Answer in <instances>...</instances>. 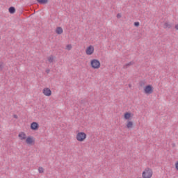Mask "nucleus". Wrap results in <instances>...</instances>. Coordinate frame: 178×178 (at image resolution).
I'll list each match as a JSON object with an SVG mask.
<instances>
[{"label":"nucleus","instance_id":"1","mask_svg":"<svg viewBox=\"0 0 178 178\" xmlns=\"http://www.w3.org/2000/svg\"><path fill=\"white\" fill-rule=\"evenodd\" d=\"M142 176L143 178H151L152 177V170L149 168H147L143 171Z\"/></svg>","mask_w":178,"mask_h":178},{"label":"nucleus","instance_id":"2","mask_svg":"<svg viewBox=\"0 0 178 178\" xmlns=\"http://www.w3.org/2000/svg\"><path fill=\"white\" fill-rule=\"evenodd\" d=\"M90 66L92 69H99L101 67V62L97 59H93L90 61Z\"/></svg>","mask_w":178,"mask_h":178},{"label":"nucleus","instance_id":"3","mask_svg":"<svg viewBox=\"0 0 178 178\" xmlns=\"http://www.w3.org/2000/svg\"><path fill=\"white\" fill-rule=\"evenodd\" d=\"M87 138V134L84 132H79L76 134V140L77 141H79L80 143H82V141H84Z\"/></svg>","mask_w":178,"mask_h":178},{"label":"nucleus","instance_id":"4","mask_svg":"<svg viewBox=\"0 0 178 178\" xmlns=\"http://www.w3.org/2000/svg\"><path fill=\"white\" fill-rule=\"evenodd\" d=\"M145 94H152L154 92V87L152 85H147L144 88Z\"/></svg>","mask_w":178,"mask_h":178},{"label":"nucleus","instance_id":"5","mask_svg":"<svg viewBox=\"0 0 178 178\" xmlns=\"http://www.w3.org/2000/svg\"><path fill=\"white\" fill-rule=\"evenodd\" d=\"M42 92L46 97H51V95H52V91L51 89H49V88H44Z\"/></svg>","mask_w":178,"mask_h":178},{"label":"nucleus","instance_id":"6","mask_svg":"<svg viewBox=\"0 0 178 178\" xmlns=\"http://www.w3.org/2000/svg\"><path fill=\"white\" fill-rule=\"evenodd\" d=\"M86 55H92L94 54V47L92 45L87 47L86 49Z\"/></svg>","mask_w":178,"mask_h":178},{"label":"nucleus","instance_id":"7","mask_svg":"<svg viewBox=\"0 0 178 178\" xmlns=\"http://www.w3.org/2000/svg\"><path fill=\"white\" fill-rule=\"evenodd\" d=\"M39 127H40V125L38 124V122H33L31 124V130H34V131L38 130Z\"/></svg>","mask_w":178,"mask_h":178},{"label":"nucleus","instance_id":"8","mask_svg":"<svg viewBox=\"0 0 178 178\" xmlns=\"http://www.w3.org/2000/svg\"><path fill=\"white\" fill-rule=\"evenodd\" d=\"M26 144L31 145L34 143V138L33 136H28L26 139Z\"/></svg>","mask_w":178,"mask_h":178},{"label":"nucleus","instance_id":"9","mask_svg":"<svg viewBox=\"0 0 178 178\" xmlns=\"http://www.w3.org/2000/svg\"><path fill=\"white\" fill-rule=\"evenodd\" d=\"M63 33V29H62V27L60 26H58L56 29V34H58V35H60Z\"/></svg>","mask_w":178,"mask_h":178},{"label":"nucleus","instance_id":"10","mask_svg":"<svg viewBox=\"0 0 178 178\" xmlns=\"http://www.w3.org/2000/svg\"><path fill=\"white\" fill-rule=\"evenodd\" d=\"M134 61H131L123 66V69H128V67H130V66H133L134 65Z\"/></svg>","mask_w":178,"mask_h":178},{"label":"nucleus","instance_id":"11","mask_svg":"<svg viewBox=\"0 0 178 178\" xmlns=\"http://www.w3.org/2000/svg\"><path fill=\"white\" fill-rule=\"evenodd\" d=\"M130 118H131V113L126 112V113L124 114V118L126 120H129V119H130Z\"/></svg>","mask_w":178,"mask_h":178},{"label":"nucleus","instance_id":"12","mask_svg":"<svg viewBox=\"0 0 178 178\" xmlns=\"http://www.w3.org/2000/svg\"><path fill=\"white\" fill-rule=\"evenodd\" d=\"M18 137L20 138V140H26V134L24 132L19 133Z\"/></svg>","mask_w":178,"mask_h":178},{"label":"nucleus","instance_id":"13","mask_svg":"<svg viewBox=\"0 0 178 178\" xmlns=\"http://www.w3.org/2000/svg\"><path fill=\"white\" fill-rule=\"evenodd\" d=\"M8 12L11 15H13V13H15L16 12V8H15V7H13V6H11L8 8Z\"/></svg>","mask_w":178,"mask_h":178},{"label":"nucleus","instance_id":"14","mask_svg":"<svg viewBox=\"0 0 178 178\" xmlns=\"http://www.w3.org/2000/svg\"><path fill=\"white\" fill-rule=\"evenodd\" d=\"M133 126H134L133 122L127 121V129H133Z\"/></svg>","mask_w":178,"mask_h":178},{"label":"nucleus","instance_id":"15","mask_svg":"<svg viewBox=\"0 0 178 178\" xmlns=\"http://www.w3.org/2000/svg\"><path fill=\"white\" fill-rule=\"evenodd\" d=\"M37 2L40 5H45L46 3H48V0H37Z\"/></svg>","mask_w":178,"mask_h":178},{"label":"nucleus","instance_id":"16","mask_svg":"<svg viewBox=\"0 0 178 178\" xmlns=\"http://www.w3.org/2000/svg\"><path fill=\"white\" fill-rule=\"evenodd\" d=\"M164 29H172V24H168V22L164 23Z\"/></svg>","mask_w":178,"mask_h":178},{"label":"nucleus","instance_id":"17","mask_svg":"<svg viewBox=\"0 0 178 178\" xmlns=\"http://www.w3.org/2000/svg\"><path fill=\"white\" fill-rule=\"evenodd\" d=\"M48 60L49 63H52L54 62V56L51 55L49 57H48Z\"/></svg>","mask_w":178,"mask_h":178},{"label":"nucleus","instance_id":"18","mask_svg":"<svg viewBox=\"0 0 178 178\" xmlns=\"http://www.w3.org/2000/svg\"><path fill=\"white\" fill-rule=\"evenodd\" d=\"M139 84H140V87H144V86H145V81H140L139 82Z\"/></svg>","mask_w":178,"mask_h":178},{"label":"nucleus","instance_id":"19","mask_svg":"<svg viewBox=\"0 0 178 178\" xmlns=\"http://www.w3.org/2000/svg\"><path fill=\"white\" fill-rule=\"evenodd\" d=\"M3 70V63L0 62V72H2Z\"/></svg>","mask_w":178,"mask_h":178},{"label":"nucleus","instance_id":"20","mask_svg":"<svg viewBox=\"0 0 178 178\" xmlns=\"http://www.w3.org/2000/svg\"><path fill=\"white\" fill-rule=\"evenodd\" d=\"M38 171L39 173H44V168L42 167H39Z\"/></svg>","mask_w":178,"mask_h":178},{"label":"nucleus","instance_id":"21","mask_svg":"<svg viewBox=\"0 0 178 178\" xmlns=\"http://www.w3.org/2000/svg\"><path fill=\"white\" fill-rule=\"evenodd\" d=\"M72 44H67L66 46V49H67L68 51H70V49H72Z\"/></svg>","mask_w":178,"mask_h":178},{"label":"nucleus","instance_id":"22","mask_svg":"<svg viewBox=\"0 0 178 178\" xmlns=\"http://www.w3.org/2000/svg\"><path fill=\"white\" fill-rule=\"evenodd\" d=\"M134 24L135 27H138L140 26V22H134Z\"/></svg>","mask_w":178,"mask_h":178},{"label":"nucleus","instance_id":"23","mask_svg":"<svg viewBox=\"0 0 178 178\" xmlns=\"http://www.w3.org/2000/svg\"><path fill=\"white\" fill-rule=\"evenodd\" d=\"M122 17V15L120 13L117 14V19H120Z\"/></svg>","mask_w":178,"mask_h":178},{"label":"nucleus","instance_id":"24","mask_svg":"<svg viewBox=\"0 0 178 178\" xmlns=\"http://www.w3.org/2000/svg\"><path fill=\"white\" fill-rule=\"evenodd\" d=\"M175 168L178 170V161L175 163Z\"/></svg>","mask_w":178,"mask_h":178},{"label":"nucleus","instance_id":"25","mask_svg":"<svg viewBox=\"0 0 178 178\" xmlns=\"http://www.w3.org/2000/svg\"><path fill=\"white\" fill-rule=\"evenodd\" d=\"M13 118H14L15 119H17V115H13Z\"/></svg>","mask_w":178,"mask_h":178},{"label":"nucleus","instance_id":"26","mask_svg":"<svg viewBox=\"0 0 178 178\" xmlns=\"http://www.w3.org/2000/svg\"><path fill=\"white\" fill-rule=\"evenodd\" d=\"M49 72H51V70H46V73H47V74L49 73Z\"/></svg>","mask_w":178,"mask_h":178},{"label":"nucleus","instance_id":"27","mask_svg":"<svg viewBox=\"0 0 178 178\" xmlns=\"http://www.w3.org/2000/svg\"><path fill=\"white\" fill-rule=\"evenodd\" d=\"M175 29H176L177 30H178V24H176V25H175Z\"/></svg>","mask_w":178,"mask_h":178},{"label":"nucleus","instance_id":"28","mask_svg":"<svg viewBox=\"0 0 178 178\" xmlns=\"http://www.w3.org/2000/svg\"><path fill=\"white\" fill-rule=\"evenodd\" d=\"M129 88H131V84H129Z\"/></svg>","mask_w":178,"mask_h":178},{"label":"nucleus","instance_id":"29","mask_svg":"<svg viewBox=\"0 0 178 178\" xmlns=\"http://www.w3.org/2000/svg\"><path fill=\"white\" fill-rule=\"evenodd\" d=\"M0 40H1V37H0Z\"/></svg>","mask_w":178,"mask_h":178}]
</instances>
